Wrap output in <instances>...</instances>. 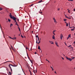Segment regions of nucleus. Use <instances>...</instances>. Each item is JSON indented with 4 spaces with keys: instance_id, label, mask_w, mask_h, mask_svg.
Returning a JSON list of instances; mask_svg holds the SVG:
<instances>
[{
    "instance_id": "nucleus-1",
    "label": "nucleus",
    "mask_w": 75,
    "mask_h": 75,
    "mask_svg": "<svg viewBox=\"0 0 75 75\" xmlns=\"http://www.w3.org/2000/svg\"><path fill=\"white\" fill-rule=\"evenodd\" d=\"M66 58L67 59V60L70 61H71L72 60V59L69 58H68V57H66Z\"/></svg>"
},
{
    "instance_id": "nucleus-2",
    "label": "nucleus",
    "mask_w": 75,
    "mask_h": 75,
    "mask_svg": "<svg viewBox=\"0 0 75 75\" xmlns=\"http://www.w3.org/2000/svg\"><path fill=\"white\" fill-rule=\"evenodd\" d=\"M11 17V18H12V19H13V20H15L16 19V18H15V17H14L13 16H12V17H11V16H10Z\"/></svg>"
},
{
    "instance_id": "nucleus-3",
    "label": "nucleus",
    "mask_w": 75,
    "mask_h": 75,
    "mask_svg": "<svg viewBox=\"0 0 75 75\" xmlns=\"http://www.w3.org/2000/svg\"><path fill=\"white\" fill-rule=\"evenodd\" d=\"M10 65H11V66L13 67H17V66H16L15 65H13L11 64H9V65H8V66L9 67V68H10V67H11Z\"/></svg>"
},
{
    "instance_id": "nucleus-4",
    "label": "nucleus",
    "mask_w": 75,
    "mask_h": 75,
    "mask_svg": "<svg viewBox=\"0 0 75 75\" xmlns=\"http://www.w3.org/2000/svg\"><path fill=\"white\" fill-rule=\"evenodd\" d=\"M60 37H60L61 39V40H62V37H63V35L62 34H61Z\"/></svg>"
},
{
    "instance_id": "nucleus-5",
    "label": "nucleus",
    "mask_w": 75,
    "mask_h": 75,
    "mask_svg": "<svg viewBox=\"0 0 75 75\" xmlns=\"http://www.w3.org/2000/svg\"><path fill=\"white\" fill-rule=\"evenodd\" d=\"M49 42H50V43H51L52 44H54V42H53L52 41H49Z\"/></svg>"
},
{
    "instance_id": "nucleus-6",
    "label": "nucleus",
    "mask_w": 75,
    "mask_h": 75,
    "mask_svg": "<svg viewBox=\"0 0 75 75\" xmlns=\"http://www.w3.org/2000/svg\"><path fill=\"white\" fill-rule=\"evenodd\" d=\"M65 15V17H66V18H69V19H71V18H70V17H68L67 16H66V15Z\"/></svg>"
},
{
    "instance_id": "nucleus-7",
    "label": "nucleus",
    "mask_w": 75,
    "mask_h": 75,
    "mask_svg": "<svg viewBox=\"0 0 75 75\" xmlns=\"http://www.w3.org/2000/svg\"><path fill=\"white\" fill-rule=\"evenodd\" d=\"M55 44L57 47H59V46L57 44H58L57 42L56 41L55 42Z\"/></svg>"
},
{
    "instance_id": "nucleus-8",
    "label": "nucleus",
    "mask_w": 75,
    "mask_h": 75,
    "mask_svg": "<svg viewBox=\"0 0 75 75\" xmlns=\"http://www.w3.org/2000/svg\"><path fill=\"white\" fill-rule=\"evenodd\" d=\"M33 71L34 73H37V70H33Z\"/></svg>"
},
{
    "instance_id": "nucleus-9",
    "label": "nucleus",
    "mask_w": 75,
    "mask_h": 75,
    "mask_svg": "<svg viewBox=\"0 0 75 75\" xmlns=\"http://www.w3.org/2000/svg\"><path fill=\"white\" fill-rule=\"evenodd\" d=\"M67 10H68V12L69 13H70V12H71V11H70V10L68 9H67Z\"/></svg>"
},
{
    "instance_id": "nucleus-10",
    "label": "nucleus",
    "mask_w": 75,
    "mask_h": 75,
    "mask_svg": "<svg viewBox=\"0 0 75 75\" xmlns=\"http://www.w3.org/2000/svg\"><path fill=\"white\" fill-rule=\"evenodd\" d=\"M9 68L11 69V72H12V70L11 67H10V68Z\"/></svg>"
},
{
    "instance_id": "nucleus-11",
    "label": "nucleus",
    "mask_w": 75,
    "mask_h": 75,
    "mask_svg": "<svg viewBox=\"0 0 75 75\" xmlns=\"http://www.w3.org/2000/svg\"><path fill=\"white\" fill-rule=\"evenodd\" d=\"M12 62L11 61H7L6 62H4V64H5V63H6V62Z\"/></svg>"
},
{
    "instance_id": "nucleus-12",
    "label": "nucleus",
    "mask_w": 75,
    "mask_h": 75,
    "mask_svg": "<svg viewBox=\"0 0 75 75\" xmlns=\"http://www.w3.org/2000/svg\"><path fill=\"white\" fill-rule=\"evenodd\" d=\"M71 34H69V35H68V37L69 38H71Z\"/></svg>"
},
{
    "instance_id": "nucleus-13",
    "label": "nucleus",
    "mask_w": 75,
    "mask_h": 75,
    "mask_svg": "<svg viewBox=\"0 0 75 75\" xmlns=\"http://www.w3.org/2000/svg\"><path fill=\"white\" fill-rule=\"evenodd\" d=\"M16 37L15 38H12V39L13 40H15V39L16 40Z\"/></svg>"
},
{
    "instance_id": "nucleus-14",
    "label": "nucleus",
    "mask_w": 75,
    "mask_h": 75,
    "mask_svg": "<svg viewBox=\"0 0 75 75\" xmlns=\"http://www.w3.org/2000/svg\"><path fill=\"white\" fill-rule=\"evenodd\" d=\"M52 38L53 39H55L54 36V35L53 36Z\"/></svg>"
},
{
    "instance_id": "nucleus-15",
    "label": "nucleus",
    "mask_w": 75,
    "mask_h": 75,
    "mask_svg": "<svg viewBox=\"0 0 75 75\" xmlns=\"http://www.w3.org/2000/svg\"><path fill=\"white\" fill-rule=\"evenodd\" d=\"M10 15H9V16H10V18H11V16L12 17L13 16L11 15V13H10Z\"/></svg>"
},
{
    "instance_id": "nucleus-16",
    "label": "nucleus",
    "mask_w": 75,
    "mask_h": 75,
    "mask_svg": "<svg viewBox=\"0 0 75 75\" xmlns=\"http://www.w3.org/2000/svg\"><path fill=\"white\" fill-rule=\"evenodd\" d=\"M54 22H55L56 23H57V21H56V20H54Z\"/></svg>"
},
{
    "instance_id": "nucleus-17",
    "label": "nucleus",
    "mask_w": 75,
    "mask_h": 75,
    "mask_svg": "<svg viewBox=\"0 0 75 75\" xmlns=\"http://www.w3.org/2000/svg\"><path fill=\"white\" fill-rule=\"evenodd\" d=\"M38 49H39V50H41L40 46H38Z\"/></svg>"
},
{
    "instance_id": "nucleus-18",
    "label": "nucleus",
    "mask_w": 75,
    "mask_h": 75,
    "mask_svg": "<svg viewBox=\"0 0 75 75\" xmlns=\"http://www.w3.org/2000/svg\"><path fill=\"white\" fill-rule=\"evenodd\" d=\"M55 30H54L53 31V33L54 35H55V33H54V32H55Z\"/></svg>"
},
{
    "instance_id": "nucleus-19",
    "label": "nucleus",
    "mask_w": 75,
    "mask_h": 75,
    "mask_svg": "<svg viewBox=\"0 0 75 75\" xmlns=\"http://www.w3.org/2000/svg\"><path fill=\"white\" fill-rule=\"evenodd\" d=\"M11 48H12L13 50V47H12V46L11 45Z\"/></svg>"
},
{
    "instance_id": "nucleus-20",
    "label": "nucleus",
    "mask_w": 75,
    "mask_h": 75,
    "mask_svg": "<svg viewBox=\"0 0 75 75\" xmlns=\"http://www.w3.org/2000/svg\"><path fill=\"white\" fill-rule=\"evenodd\" d=\"M17 23H18L17 22H16V24L18 26V25L17 24Z\"/></svg>"
},
{
    "instance_id": "nucleus-21",
    "label": "nucleus",
    "mask_w": 75,
    "mask_h": 75,
    "mask_svg": "<svg viewBox=\"0 0 75 75\" xmlns=\"http://www.w3.org/2000/svg\"><path fill=\"white\" fill-rule=\"evenodd\" d=\"M67 25H66V26L67 27L68 26V23H67Z\"/></svg>"
},
{
    "instance_id": "nucleus-22",
    "label": "nucleus",
    "mask_w": 75,
    "mask_h": 75,
    "mask_svg": "<svg viewBox=\"0 0 75 75\" xmlns=\"http://www.w3.org/2000/svg\"><path fill=\"white\" fill-rule=\"evenodd\" d=\"M13 25L12 24H11V25H10V27H11L12 26H13Z\"/></svg>"
},
{
    "instance_id": "nucleus-23",
    "label": "nucleus",
    "mask_w": 75,
    "mask_h": 75,
    "mask_svg": "<svg viewBox=\"0 0 75 75\" xmlns=\"http://www.w3.org/2000/svg\"><path fill=\"white\" fill-rule=\"evenodd\" d=\"M74 28H73V29H71V30H74Z\"/></svg>"
},
{
    "instance_id": "nucleus-24",
    "label": "nucleus",
    "mask_w": 75,
    "mask_h": 75,
    "mask_svg": "<svg viewBox=\"0 0 75 75\" xmlns=\"http://www.w3.org/2000/svg\"><path fill=\"white\" fill-rule=\"evenodd\" d=\"M2 10V8H0V11H1V10Z\"/></svg>"
},
{
    "instance_id": "nucleus-25",
    "label": "nucleus",
    "mask_w": 75,
    "mask_h": 75,
    "mask_svg": "<svg viewBox=\"0 0 75 75\" xmlns=\"http://www.w3.org/2000/svg\"><path fill=\"white\" fill-rule=\"evenodd\" d=\"M42 0H41V1H39V2H38V3H41V2H42Z\"/></svg>"
},
{
    "instance_id": "nucleus-26",
    "label": "nucleus",
    "mask_w": 75,
    "mask_h": 75,
    "mask_svg": "<svg viewBox=\"0 0 75 75\" xmlns=\"http://www.w3.org/2000/svg\"><path fill=\"white\" fill-rule=\"evenodd\" d=\"M8 21H9L10 22H11V20L10 19H8Z\"/></svg>"
},
{
    "instance_id": "nucleus-27",
    "label": "nucleus",
    "mask_w": 75,
    "mask_h": 75,
    "mask_svg": "<svg viewBox=\"0 0 75 75\" xmlns=\"http://www.w3.org/2000/svg\"><path fill=\"white\" fill-rule=\"evenodd\" d=\"M64 21H66L67 20L66 19H64Z\"/></svg>"
},
{
    "instance_id": "nucleus-28",
    "label": "nucleus",
    "mask_w": 75,
    "mask_h": 75,
    "mask_svg": "<svg viewBox=\"0 0 75 75\" xmlns=\"http://www.w3.org/2000/svg\"><path fill=\"white\" fill-rule=\"evenodd\" d=\"M0 28H1V29L2 28L1 26V25L0 24Z\"/></svg>"
},
{
    "instance_id": "nucleus-29",
    "label": "nucleus",
    "mask_w": 75,
    "mask_h": 75,
    "mask_svg": "<svg viewBox=\"0 0 75 75\" xmlns=\"http://www.w3.org/2000/svg\"><path fill=\"white\" fill-rule=\"evenodd\" d=\"M62 57V59L63 60H64V58H63L62 57Z\"/></svg>"
},
{
    "instance_id": "nucleus-30",
    "label": "nucleus",
    "mask_w": 75,
    "mask_h": 75,
    "mask_svg": "<svg viewBox=\"0 0 75 75\" xmlns=\"http://www.w3.org/2000/svg\"><path fill=\"white\" fill-rule=\"evenodd\" d=\"M71 58L72 59H74L75 58V57H72Z\"/></svg>"
},
{
    "instance_id": "nucleus-31",
    "label": "nucleus",
    "mask_w": 75,
    "mask_h": 75,
    "mask_svg": "<svg viewBox=\"0 0 75 75\" xmlns=\"http://www.w3.org/2000/svg\"><path fill=\"white\" fill-rule=\"evenodd\" d=\"M68 3H67V4H66V5H67V6H68Z\"/></svg>"
},
{
    "instance_id": "nucleus-32",
    "label": "nucleus",
    "mask_w": 75,
    "mask_h": 75,
    "mask_svg": "<svg viewBox=\"0 0 75 75\" xmlns=\"http://www.w3.org/2000/svg\"><path fill=\"white\" fill-rule=\"evenodd\" d=\"M21 37H22V38H24V37L22 36V35H21Z\"/></svg>"
},
{
    "instance_id": "nucleus-33",
    "label": "nucleus",
    "mask_w": 75,
    "mask_h": 75,
    "mask_svg": "<svg viewBox=\"0 0 75 75\" xmlns=\"http://www.w3.org/2000/svg\"><path fill=\"white\" fill-rule=\"evenodd\" d=\"M33 5V4H32L31 5H30V7H31V6H32Z\"/></svg>"
},
{
    "instance_id": "nucleus-34",
    "label": "nucleus",
    "mask_w": 75,
    "mask_h": 75,
    "mask_svg": "<svg viewBox=\"0 0 75 75\" xmlns=\"http://www.w3.org/2000/svg\"><path fill=\"white\" fill-rule=\"evenodd\" d=\"M38 41H40L39 40V37H38Z\"/></svg>"
},
{
    "instance_id": "nucleus-35",
    "label": "nucleus",
    "mask_w": 75,
    "mask_h": 75,
    "mask_svg": "<svg viewBox=\"0 0 75 75\" xmlns=\"http://www.w3.org/2000/svg\"><path fill=\"white\" fill-rule=\"evenodd\" d=\"M9 74H11V72L10 71H9Z\"/></svg>"
},
{
    "instance_id": "nucleus-36",
    "label": "nucleus",
    "mask_w": 75,
    "mask_h": 75,
    "mask_svg": "<svg viewBox=\"0 0 75 75\" xmlns=\"http://www.w3.org/2000/svg\"><path fill=\"white\" fill-rule=\"evenodd\" d=\"M40 40H39V42L38 43L39 44V43H40Z\"/></svg>"
},
{
    "instance_id": "nucleus-37",
    "label": "nucleus",
    "mask_w": 75,
    "mask_h": 75,
    "mask_svg": "<svg viewBox=\"0 0 75 75\" xmlns=\"http://www.w3.org/2000/svg\"><path fill=\"white\" fill-rule=\"evenodd\" d=\"M36 42L37 44H38V40H36Z\"/></svg>"
},
{
    "instance_id": "nucleus-38",
    "label": "nucleus",
    "mask_w": 75,
    "mask_h": 75,
    "mask_svg": "<svg viewBox=\"0 0 75 75\" xmlns=\"http://www.w3.org/2000/svg\"><path fill=\"white\" fill-rule=\"evenodd\" d=\"M68 1H73V0H68Z\"/></svg>"
},
{
    "instance_id": "nucleus-39",
    "label": "nucleus",
    "mask_w": 75,
    "mask_h": 75,
    "mask_svg": "<svg viewBox=\"0 0 75 75\" xmlns=\"http://www.w3.org/2000/svg\"><path fill=\"white\" fill-rule=\"evenodd\" d=\"M36 37H38V35H37L36 36Z\"/></svg>"
},
{
    "instance_id": "nucleus-40",
    "label": "nucleus",
    "mask_w": 75,
    "mask_h": 75,
    "mask_svg": "<svg viewBox=\"0 0 75 75\" xmlns=\"http://www.w3.org/2000/svg\"><path fill=\"white\" fill-rule=\"evenodd\" d=\"M30 75H32V73H31V71H30Z\"/></svg>"
},
{
    "instance_id": "nucleus-41",
    "label": "nucleus",
    "mask_w": 75,
    "mask_h": 75,
    "mask_svg": "<svg viewBox=\"0 0 75 75\" xmlns=\"http://www.w3.org/2000/svg\"><path fill=\"white\" fill-rule=\"evenodd\" d=\"M71 45H69V47H71Z\"/></svg>"
},
{
    "instance_id": "nucleus-42",
    "label": "nucleus",
    "mask_w": 75,
    "mask_h": 75,
    "mask_svg": "<svg viewBox=\"0 0 75 75\" xmlns=\"http://www.w3.org/2000/svg\"><path fill=\"white\" fill-rule=\"evenodd\" d=\"M75 11V8H74V11Z\"/></svg>"
},
{
    "instance_id": "nucleus-43",
    "label": "nucleus",
    "mask_w": 75,
    "mask_h": 75,
    "mask_svg": "<svg viewBox=\"0 0 75 75\" xmlns=\"http://www.w3.org/2000/svg\"><path fill=\"white\" fill-rule=\"evenodd\" d=\"M59 10H60V9H59V8H58V11H59Z\"/></svg>"
},
{
    "instance_id": "nucleus-44",
    "label": "nucleus",
    "mask_w": 75,
    "mask_h": 75,
    "mask_svg": "<svg viewBox=\"0 0 75 75\" xmlns=\"http://www.w3.org/2000/svg\"><path fill=\"white\" fill-rule=\"evenodd\" d=\"M28 58L30 59V58L28 56Z\"/></svg>"
},
{
    "instance_id": "nucleus-45",
    "label": "nucleus",
    "mask_w": 75,
    "mask_h": 75,
    "mask_svg": "<svg viewBox=\"0 0 75 75\" xmlns=\"http://www.w3.org/2000/svg\"><path fill=\"white\" fill-rule=\"evenodd\" d=\"M9 38H11V39H12V38H11V37H9Z\"/></svg>"
},
{
    "instance_id": "nucleus-46",
    "label": "nucleus",
    "mask_w": 75,
    "mask_h": 75,
    "mask_svg": "<svg viewBox=\"0 0 75 75\" xmlns=\"http://www.w3.org/2000/svg\"><path fill=\"white\" fill-rule=\"evenodd\" d=\"M69 37H68L67 38V40H69Z\"/></svg>"
},
{
    "instance_id": "nucleus-47",
    "label": "nucleus",
    "mask_w": 75,
    "mask_h": 75,
    "mask_svg": "<svg viewBox=\"0 0 75 75\" xmlns=\"http://www.w3.org/2000/svg\"><path fill=\"white\" fill-rule=\"evenodd\" d=\"M54 72H55V74H57V73H56V72L55 71Z\"/></svg>"
},
{
    "instance_id": "nucleus-48",
    "label": "nucleus",
    "mask_w": 75,
    "mask_h": 75,
    "mask_svg": "<svg viewBox=\"0 0 75 75\" xmlns=\"http://www.w3.org/2000/svg\"><path fill=\"white\" fill-rule=\"evenodd\" d=\"M26 49H27V50H28V48L27 47H26Z\"/></svg>"
},
{
    "instance_id": "nucleus-49",
    "label": "nucleus",
    "mask_w": 75,
    "mask_h": 75,
    "mask_svg": "<svg viewBox=\"0 0 75 75\" xmlns=\"http://www.w3.org/2000/svg\"><path fill=\"white\" fill-rule=\"evenodd\" d=\"M65 45H67V44H66V43H65Z\"/></svg>"
},
{
    "instance_id": "nucleus-50",
    "label": "nucleus",
    "mask_w": 75,
    "mask_h": 75,
    "mask_svg": "<svg viewBox=\"0 0 75 75\" xmlns=\"http://www.w3.org/2000/svg\"><path fill=\"white\" fill-rule=\"evenodd\" d=\"M53 19H54V20H56L55 19V18H53Z\"/></svg>"
},
{
    "instance_id": "nucleus-51",
    "label": "nucleus",
    "mask_w": 75,
    "mask_h": 75,
    "mask_svg": "<svg viewBox=\"0 0 75 75\" xmlns=\"http://www.w3.org/2000/svg\"><path fill=\"white\" fill-rule=\"evenodd\" d=\"M14 21H15V22H16V20H14Z\"/></svg>"
},
{
    "instance_id": "nucleus-52",
    "label": "nucleus",
    "mask_w": 75,
    "mask_h": 75,
    "mask_svg": "<svg viewBox=\"0 0 75 75\" xmlns=\"http://www.w3.org/2000/svg\"><path fill=\"white\" fill-rule=\"evenodd\" d=\"M35 54H37V53L36 52H35Z\"/></svg>"
},
{
    "instance_id": "nucleus-53",
    "label": "nucleus",
    "mask_w": 75,
    "mask_h": 75,
    "mask_svg": "<svg viewBox=\"0 0 75 75\" xmlns=\"http://www.w3.org/2000/svg\"><path fill=\"white\" fill-rule=\"evenodd\" d=\"M51 68L52 69V66H51Z\"/></svg>"
},
{
    "instance_id": "nucleus-54",
    "label": "nucleus",
    "mask_w": 75,
    "mask_h": 75,
    "mask_svg": "<svg viewBox=\"0 0 75 75\" xmlns=\"http://www.w3.org/2000/svg\"><path fill=\"white\" fill-rule=\"evenodd\" d=\"M29 72H31L30 71V69H29Z\"/></svg>"
},
{
    "instance_id": "nucleus-55",
    "label": "nucleus",
    "mask_w": 75,
    "mask_h": 75,
    "mask_svg": "<svg viewBox=\"0 0 75 75\" xmlns=\"http://www.w3.org/2000/svg\"><path fill=\"white\" fill-rule=\"evenodd\" d=\"M63 55H64V57H66L65 56V55L64 54Z\"/></svg>"
},
{
    "instance_id": "nucleus-56",
    "label": "nucleus",
    "mask_w": 75,
    "mask_h": 75,
    "mask_svg": "<svg viewBox=\"0 0 75 75\" xmlns=\"http://www.w3.org/2000/svg\"><path fill=\"white\" fill-rule=\"evenodd\" d=\"M52 70L53 71L54 70V69H53V68H52Z\"/></svg>"
},
{
    "instance_id": "nucleus-57",
    "label": "nucleus",
    "mask_w": 75,
    "mask_h": 75,
    "mask_svg": "<svg viewBox=\"0 0 75 75\" xmlns=\"http://www.w3.org/2000/svg\"><path fill=\"white\" fill-rule=\"evenodd\" d=\"M18 22H19V19H18Z\"/></svg>"
},
{
    "instance_id": "nucleus-58",
    "label": "nucleus",
    "mask_w": 75,
    "mask_h": 75,
    "mask_svg": "<svg viewBox=\"0 0 75 75\" xmlns=\"http://www.w3.org/2000/svg\"><path fill=\"white\" fill-rule=\"evenodd\" d=\"M70 23H69V26H70Z\"/></svg>"
},
{
    "instance_id": "nucleus-59",
    "label": "nucleus",
    "mask_w": 75,
    "mask_h": 75,
    "mask_svg": "<svg viewBox=\"0 0 75 75\" xmlns=\"http://www.w3.org/2000/svg\"><path fill=\"white\" fill-rule=\"evenodd\" d=\"M74 44H75V42H74Z\"/></svg>"
},
{
    "instance_id": "nucleus-60",
    "label": "nucleus",
    "mask_w": 75,
    "mask_h": 75,
    "mask_svg": "<svg viewBox=\"0 0 75 75\" xmlns=\"http://www.w3.org/2000/svg\"><path fill=\"white\" fill-rule=\"evenodd\" d=\"M19 31H21V30H20V29H19Z\"/></svg>"
},
{
    "instance_id": "nucleus-61",
    "label": "nucleus",
    "mask_w": 75,
    "mask_h": 75,
    "mask_svg": "<svg viewBox=\"0 0 75 75\" xmlns=\"http://www.w3.org/2000/svg\"><path fill=\"white\" fill-rule=\"evenodd\" d=\"M65 23H67L66 22H65Z\"/></svg>"
},
{
    "instance_id": "nucleus-62",
    "label": "nucleus",
    "mask_w": 75,
    "mask_h": 75,
    "mask_svg": "<svg viewBox=\"0 0 75 75\" xmlns=\"http://www.w3.org/2000/svg\"><path fill=\"white\" fill-rule=\"evenodd\" d=\"M18 28H19V29H20V28H19V27H18Z\"/></svg>"
},
{
    "instance_id": "nucleus-63",
    "label": "nucleus",
    "mask_w": 75,
    "mask_h": 75,
    "mask_svg": "<svg viewBox=\"0 0 75 75\" xmlns=\"http://www.w3.org/2000/svg\"><path fill=\"white\" fill-rule=\"evenodd\" d=\"M32 33H33V31H32Z\"/></svg>"
},
{
    "instance_id": "nucleus-64",
    "label": "nucleus",
    "mask_w": 75,
    "mask_h": 75,
    "mask_svg": "<svg viewBox=\"0 0 75 75\" xmlns=\"http://www.w3.org/2000/svg\"><path fill=\"white\" fill-rule=\"evenodd\" d=\"M18 75H21L20 74H19Z\"/></svg>"
}]
</instances>
